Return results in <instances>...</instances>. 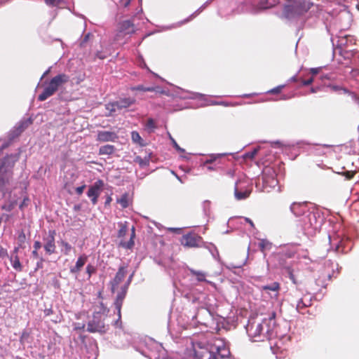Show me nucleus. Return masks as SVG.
<instances>
[{"label": "nucleus", "instance_id": "nucleus-1", "mask_svg": "<svg viewBox=\"0 0 359 359\" xmlns=\"http://www.w3.org/2000/svg\"><path fill=\"white\" fill-rule=\"evenodd\" d=\"M312 6L313 3L310 0H293L285 5L283 15L289 20L304 22V16Z\"/></svg>", "mask_w": 359, "mask_h": 359}, {"label": "nucleus", "instance_id": "nucleus-2", "mask_svg": "<svg viewBox=\"0 0 359 359\" xmlns=\"http://www.w3.org/2000/svg\"><path fill=\"white\" fill-rule=\"evenodd\" d=\"M247 332L254 341L269 340L273 334V328L266 319L261 323H250L247 326Z\"/></svg>", "mask_w": 359, "mask_h": 359}, {"label": "nucleus", "instance_id": "nucleus-3", "mask_svg": "<svg viewBox=\"0 0 359 359\" xmlns=\"http://www.w3.org/2000/svg\"><path fill=\"white\" fill-rule=\"evenodd\" d=\"M69 81V76L65 74H59L53 77L43 90L38 96L39 101H45L53 95L58 89Z\"/></svg>", "mask_w": 359, "mask_h": 359}, {"label": "nucleus", "instance_id": "nucleus-4", "mask_svg": "<svg viewBox=\"0 0 359 359\" xmlns=\"http://www.w3.org/2000/svg\"><path fill=\"white\" fill-rule=\"evenodd\" d=\"M19 156L20 154H16L7 155L4 158L0 165V191H3L5 187L9 184L12 179L13 172L6 168V165H11L13 167L14 163L18 161Z\"/></svg>", "mask_w": 359, "mask_h": 359}, {"label": "nucleus", "instance_id": "nucleus-5", "mask_svg": "<svg viewBox=\"0 0 359 359\" xmlns=\"http://www.w3.org/2000/svg\"><path fill=\"white\" fill-rule=\"evenodd\" d=\"M127 222L124 223H118V226L120 227L119 230L118 231V238H121L118 246L121 247L125 249H132L135 245V241L134 239L135 238V229L134 226L131 229V233L130 240L128 241H125L123 238L126 235L128 231V225Z\"/></svg>", "mask_w": 359, "mask_h": 359}, {"label": "nucleus", "instance_id": "nucleus-6", "mask_svg": "<svg viewBox=\"0 0 359 359\" xmlns=\"http://www.w3.org/2000/svg\"><path fill=\"white\" fill-rule=\"evenodd\" d=\"M202 243V237L193 232L183 235L181 238V244L187 248H199Z\"/></svg>", "mask_w": 359, "mask_h": 359}, {"label": "nucleus", "instance_id": "nucleus-7", "mask_svg": "<svg viewBox=\"0 0 359 359\" xmlns=\"http://www.w3.org/2000/svg\"><path fill=\"white\" fill-rule=\"evenodd\" d=\"M87 331L91 333H104L106 332L104 323L101 319V316L99 313H95L93 316V319L88 322Z\"/></svg>", "mask_w": 359, "mask_h": 359}, {"label": "nucleus", "instance_id": "nucleus-8", "mask_svg": "<svg viewBox=\"0 0 359 359\" xmlns=\"http://www.w3.org/2000/svg\"><path fill=\"white\" fill-rule=\"evenodd\" d=\"M104 183L102 180H97L87 191V196L90 198L93 205L97 204V199L103 189Z\"/></svg>", "mask_w": 359, "mask_h": 359}, {"label": "nucleus", "instance_id": "nucleus-9", "mask_svg": "<svg viewBox=\"0 0 359 359\" xmlns=\"http://www.w3.org/2000/svg\"><path fill=\"white\" fill-rule=\"evenodd\" d=\"M194 355L197 359H217L213 351L201 346V344H194Z\"/></svg>", "mask_w": 359, "mask_h": 359}, {"label": "nucleus", "instance_id": "nucleus-10", "mask_svg": "<svg viewBox=\"0 0 359 359\" xmlns=\"http://www.w3.org/2000/svg\"><path fill=\"white\" fill-rule=\"evenodd\" d=\"M127 273L126 266H120L114 278L110 281L111 291L114 294L118 288L119 284L123 281Z\"/></svg>", "mask_w": 359, "mask_h": 359}, {"label": "nucleus", "instance_id": "nucleus-11", "mask_svg": "<svg viewBox=\"0 0 359 359\" xmlns=\"http://www.w3.org/2000/svg\"><path fill=\"white\" fill-rule=\"evenodd\" d=\"M132 277H133V275H131L128 279V283L127 285H124L123 287H121V291L120 292L118 293L117 296H116V300H115V302H114V305H115V307L118 311V318H121V307H122V305H123V300L126 297V292H127V290H128V285H129L131 279H132Z\"/></svg>", "mask_w": 359, "mask_h": 359}, {"label": "nucleus", "instance_id": "nucleus-12", "mask_svg": "<svg viewBox=\"0 0 359 359\" xmlns=\"http://www.w3.org/2000/svg\"><path fill=\"white\" fill-rule=\"evenodd\" d=\"M56 235V232L55 230H50L48 231V236L45 238L46 243L44 245V249L48 255H52L55 252V236Z\"/></svg>", "mask_w": 359, "mask_h": 359}, {"label": "nucleus", "instance_id": "nucleus-13", "mask_svg": "<svg viewBox=\"0 0 359 359\" xmlns=\"http://www.w3.org/2000/svg\"><path fill=\"white\" fill-rule=\"evenodd\" d=\"M118 137L117 134L114 132L99 131L97 136V140L102 142H115Z\"/></svg>", "mask_w": 359, "mask_h": 359}, {"label": "nucleus", "instance_id": "nucleus-14", "mask_svg": "<svg viewBox=\"0 0 359 359\" xmlns=\"http://www.w3.org/2000/svg\"><path fill=\"white\" fill-rule=\"evenodd\" d=\"M278 3V0H258L257 2L253 3V7L256 11L265 10L273 7Z\"/></svg>", "mask_w": 359, "mask_h": 359}, {"label": "nucleus", "instance_id": "nucleus-15", "mask_svg": "<svg viewBox=\"0 0 359 359\" xmlns=\"http://www.w3.org/2000/svg\"><path fill=\"white\" fill-rule=\"evenodd\" d=\"M291 212L297 217L303 215L307 210V206L306 203H296L294 202L290 205Z\"/></svg>", "mask_w": 359, "mask_h": 359}, {"label": "nucleus", "instance_id": "nucleus-16", "mask_svg": "<svg viewBox=\"0 0 359 359\" xmlns=\"http://www.w3.org/2000/svg\"><path fill=\"white\" fill-rule=\"evenodd\" d=\"M88 261V256L85 254L80 255L74 266L70 269L72 273H78Z\"/></svg>", "mask_w": 359, "mask_h": 359}, {"label": "nucleus", "instance_id": "nucleus-17", "mask_svg": "<svg viewBox=\"0 0 359 359\" xmlns=\"http://www.w3.org/2000/svg\"><path fill=\"white\" fill-rule=\"evenodd\" d=\"M116 108L118 110L129 107L130 105L135 103V100L133 98H122L115 102Z\"/></svg>", "mask_w": 359, "mask_h": 359}, {"label": "nucleus", "instance_id": "nucleus-18", "mask_svg": "<svg viewBox=\"0 0 359 359\" xmlns=\"http://www.w3.org/2000/svg\"><path fill=\"white\" fill-rule=\"evenodd\" d=\"M251 190L250 189H245L244 191L239 190L237 184L234 189V194L235 197L237 200H243L248 198L250 195Z\"/></svg>", "mask_w": 359, "mask_h": 359}, {"label": "nucleus", "instance_id": "nucleus-19", "mask_svg": "<svg viewBox=\"0 0 359 359\" xmlns=\"http://www.w3.org/2000/svg\"><path fill=\"white\" fill-rule=\"evenodd\" d=\"M116 202L121 205L122 208L125 209L130 205L132 200L128 193H124L120 198L116 200Z\"/></svg>", "mask_w": 359, "mask_h": 359}, {"label": "nucleus", "instance_id": "nucleus-20", "mask_svg": "<svg viewBox=\"0 0 359 359\" xmlns=\"http://www.w3.org/2000/svg\"><path fill=\"white\" fill-rule=\"evenodd\" d=\"M116 150V148L114 145L106 144L100 147L99 149V154L100 155H111Z\"/></svg>", "mask_w": 359, "mask_h": 359}, {"label": "nucleus", "instance_id": "nucleus-21", "mask_svg": "<svg viewBox=\"0 0 359 359\" xmlns=\"http://www.w3.org/2000/svg\"><path fill=\"white\" fill-rule=\"evenodd\" d=\"M259 248L265 254V252L267 250H270L272 248V243L267 239H259Z\"/></svg>", "mask_w": 359, "mask_h": 359}, {"label": "nucleus", "instance_id": "nucleus-22", "mask_svg": "<svg viewBox=\"0 0 359 359\" xmlns=\"http://www.w3.org/2000/svg\"><path fill=\"white\" fill-rule=\"evenodd\" d=\"M120 29L121 32L126 34H130L134 32L133 24L130 20H125L121 23Z\"/></svg>", "mask_w": 359, "mask_h": 359}, {"label": "nucleus", "instance_id": "nucleus-23", "mask_svg": "<svg viewBox=\"0 0 359 359\" xmlns=\"http://www.w3.org/2000/svg\"><path fill=\"white\" fill-rule=\"evenodd\" d=\"M131 139L134 143L137 144L141 147L145 146V143L144 142V140H142L138 132L133 131L131 133Z\"/></svg>", "mask_w": 359, "mask_h": 359}, {"label": "nucleus", "instance_id": "nucleus-24", "mask_svg": "<svg viewBox=\"0 0 359 359\" xmlns=\"http://www.w3.org/2000/svg\"><path fill=\"white\" fill-rule=\"evenodd\" d=\"M280 284L278 282H274L271 285H264L262 287V290L273 291L278 292L280 290Z\"/></svg>", "mask_w": 359, "mask_h": 359}, {"label": "nucleus", "instance_id": "nucleus-25", "mask_svg": "<svg viewBox=\"0 0 359 359\" xmlns=\"http://www.w3.org/2000/svg\"><path fill=\"white\" fill-rule=\"evenodd\" d=\"M11 261L12 262L13 267L18 271H22V266L20 262L18 256L16 255L14 257H12L11 258Z\"/></svg>", "mask_w": 359, "mask_h": 359}, {"label": "nucleus", "instance_id": "nucleus-26", "mask_svg": "<svg viewBox=\"0 0 359 359\" xmlns=\"http://www.w3.org/2000/svg\"><path fill=\"white\" fill-rule=\"evenodd\" d=\"M190 271V273H191V275L194 276L196 277V279L200 281V282H203V281H205V273L203 271H196V270H194V269H189Z\"/></svg>", "mask_w": 359, "mask_h": 359}, {"label": "nucleus", "instance_id": "nucleus-27", "mask_svg": "<svg viewBox=\"0 0 359 359\" xmlns=\"http://www.w3.org/2000/svg\"><path fill=\"white\" fill-rule=\"evenodd\" d=\"M283 269H285V272L287 273L288 277L292 280V282L294 284L297 285L298 283V282H297V279L295 278V276L293 273L292 268L290 266H283Z\"/></svg>", "mask_w": 359, "mask_h": 359}, {"label": "nucleus", "instance_id": "nucleus-28", "mask_svg": "<svg viewBox=\"0 0 359 359\" xmlns=\"http://www.w3.org/2000/svg\"><path fill=\"white\" fill-rule=\"evenodd\" d=\"M157 89H158V87H144L142 85H139L133 88V90H140V91H144V92L157 91Z\"/></svg>", "mask_w": 359, "mask_h": 359}, {"label": "nucleus", "instance_id": "nucleus-29", "mask_svg": "<svg viewBox=\"0 0 359 359\" xmlns=\"http://www.w3.org/2000/svg\"><path fill=\"white\" fill-rule=\"evenodd\" d=\"M60 245L62 247V251L63 253L68 255L72 249V245L65 241H61Z\"/></svg>", "mask_w": 359, "mask_h": 359}, {"label": "nucleus", "instance_id": "nucleus-30", "mask_svg": "<svg viewBox=\"0 0 359 359\" xmlns=\"http://www.w3.org/2000/svg\"><path fill=\"white\" fill-rule=\"evenodd\" d=\"M17 240L19 247H20L21 248H24V245L26 241V236L23 231L19 232Z\"/></svg>", "mask_w": 359, "mask_h": 359}, {"label": "nucleus", "instance_id": "nucleus-31", "mask_svg": "<svg viewBox=\"0 0 359 359\" xmlns=\"http://www.w3.org/2000/svg\"><path fill=\"white\" fill-rule=\"evenodd\" d=\"M297 253V250L294 249L286 248L285 249L281 255L285 258H292Z\"/></svg>", "mask_w": 359, "mask_h": 359}, {"label": "nucleus", "instance_id": "nucleus-32", "mask_svg": "<svg viewBox=\"0 0 359 359\" xmlns=\"http://www.w3.org/2000/svg\"><path fill=\"white\" fill-rule=\"evenodd\" d=\"M309 306H310V302H309V304H306L305 302H304V301L302 299H300L297 304V310L298 311V312L301 313H304L303 312V309H306V307H308Z\"/></svg>", "mask_w": 359, "mask_h": 359}, {"label": "nucleus", "instance_id": "nucleus-33", "mask_svg": "<svg viewBox=\"0 0 359 359\" xmlns=\"http://www.w3.org/2000/svg\"><path fill=\"white\" fill-rule=\"evenodd\" d=\"M106 109L109 111V116L112 115L114 113H115L118 109L116 108V104L115 102H109L106 104Z\"/></svg>", "mask_w": 359, "mask_h": 359}, {"label": "nucleus", "instance_id": "nucleus-34", "mask_svg": "<svg viewBox=\"0 0 359 359\" xmlns=\"http://www.w3.org/2000/svg\"><path fill=\"white\" fill-rule=\"evenodd\" d=\"M273 174H274V171L271 169V168H266L264 171V174H263V180L264 182H266L268 181L267 180V175H271V180L272 182H275V179L273 177Z\"/></svg>", "mask_w": 359, "mask_h": 359}, {"label": "nucleus", "instance_id": "nucleus-35", "mask_svg": "<svg viewBox=\"0 0 359 359\" xmlns=\"http://www.w3.org/2000/svg\"><path fill=\"white\" fill-rule=\"evenodd\" d=\"M307 217L310 222V225L314 228H316L317 217L316 214L313 212H309V214L307 215Z\"/></svg>", "mask_w": 359, "mask_h": 359}, {"label": "nucleus", "instance_id": "nucleus-36", "mask_svg": "<svg viewBox=\"0 0 359 359\" xmlns=\"http://www.w3.org/2000/svg\"><path fill=\"white\" fill-rule=\"evenodd\" d=\"M285 86L284 85H280V86H278L269 90H268L267 93L269 94H278L280 93L282 90L284 88Z\"/></svg>", "mask_w": 359, "mask_h": 359}, {"label": "nucleus", "instance_id": "nucleus-37", "mask_svg": "<svg viewBox=\"0 0 359 359\" xmlns=\"http://www.w3.org/2000/svg\"><path fill=\"white\" fill-rule=\"evenodd\" d=\"M330 88H331L332 90L335 91V92L339 91L344 94L350 93L349 90H348L347 89H346L344 88L339 86H330Z\"/></svg>", "mask_w": 359, "mask_h": 359}, {"label": "nucleus", "instance_id": "nucleus-38", "mask_svg": "<svg viewBox=\"0 0 359 359\" xmlns=\"http://www.w3.org/2000/svg\"><path fill=\"white\" fill-rule=\"evenodd\" d=\"M146 126L149 129H151L152 130L156 128L155 121L153 118H149L147 121Z\"/></svg>", "mask_w": 359, "mask_h": 359}, {"label": "nucleus", "instance_id": "nucleus-39", "mask_svg": "<svg viewBox=\"0 0 359 359\" xmlns=\"http://www.w3.org/2000/svg\"><path fill=\"white\" fill-rule=\"evenodd\" d=\"M17 204V202L16 201H13V202H11L8 204H6V205H4L2 208L4 210H6V211H11L14 207Z\"/></svg>", "mask_w": 359, "mask_h": 359}, {"label": "nucleus", "instance_id": "nucleus-40", "mask_svg": "<svg viewBox=\"0 0 359 359\" xmlns=\"http://www.w3.org/2000/svg\"><path fill=\"white\" fill-rule=\"evenodd\" d=\"M212 0H208L205 4V5L201 7L199 10H198L197 11H196L194 13L191 14L190 15V17L186 20V22H189V20H192L194 18H195L197 15V13L198 12H200V10L201 11L203 8H204L208 4H210Z\"/></svg>", "mask_w": 359, "mask_h": 359}, {"label": "nucleus", "instance_id": "nucleus-41", "mask_svg": "<svg viewBox=\"0 0 359 359\" xmlns=\"http://www.w3.org/2000/svg\"><path fill=\"white\" fill-rule=\"evenodd\" d=\"M257 151L258 150L255 149L252 151L248 152L245 154V158L253 159L255 156L257 155Z\"/></svg>", "mask_w": 359, "mask_h": 359}, {"label": "nucleus", "instance_id": "nucleus-42", "mask_svg": "<svg viewBox=\"0 0 359 359\" xmlns=\"http://www.w3.org/2000/svg\"><path fill=\"white\" fill-rule=\"evenodd\" d=\"M95 268L91 264H88L86 266V273L88 274L89 278L91 276L93 273H95Z\"/></svg>", "mask_w": 359, "mask_h": 359}, {"label": "nucleus", "instance_id": "nucleus-43", "mask_svg": "<svg viewBox=\"0 0 359 359\" xmlns=\"http://www.w3.org/2000/svg\"><path fill=\"white\" fill-rule=\"evenodd\" d=\"M45 2L48 6H57L60 3V0H45Z\"/></svg>", "mask_w": 359, "mask_h": 359}, {"label": "nucleus", "instance_id": "nucleus-44", "mask_svg": "<svg viewBox=\"0 0 359 359\" xmlns=\"http://www.w3.org/2000/svg\"><path fill=\"white\" fill-rule=\"evenodd\" d=\"M355 175V172L353 171H346L343 172V175L345 176V177L347 180H351Z\"/></svg>", "mask_w": 359, "mask_h": 359}, {"label": "nucleus", "instance_id": "nucleus-45", "mask_svg": "<svg viewBox=\"0 0 359 359\" xmlns=\"http://www.w3.org/2000/svg\"><path fill=\"white\" fill-rule=\"evenodd\" d=\"M8 257L7 250L3 247H0V259H4Z\"/></svg>", "mask_w": 359, "mask_h": 359}, {"label": "nucleus", "instance_id": "nucleus-46", "mask_svg": "<svg viewBox=\"0 0 359 359\" xmlns=\"http://www.w3.org/2000/svg\"><path fill=\"white\" fill-rule=\"evenodd\" d=\"M313 82V77H311L306 80L301 79V83H302V86H309V85L311 84Z\"/></svg>", "mask_w": 359, "mask_h": 359}, {"label": "nucleus", "instance_id": "nucleus-47", "mask_svg": "<svg viewBox=\"0 0 359 359\" xmlns=\"http://www.w3.org/2000/svg\"><path fill=\"white\" fill-rule=\"evenodd\" d=\"M171 141L172 142V144H173V147L177 150V151H180L181 152H184V149H182L178 144L176 142V141L171 137Z\"/></svg>", "mask_w": 359, "mask_h": 359}, {"label": "nucleus", "instance_id": "nucleus-48", "mask_svg": "<svg viewBox=\"0 0 359 359\" xmlns=\"http://www.w3.org/2000/svg\"><path fill=\"white\" fill-rule=\"evenodd\" d=\"M135 161L139 163L141 165H147V161H144L141 157L137 156L135 159Z\"/></svg>", "mask_w": 359, "mask_h": 359}, {"label": "nucleus", "instance_id": "nucleus-49", "mask_svg": "<svg viewBox=\"0 0 359 359\" xmlns=\"http://www.w3.org/2000/svg\"><path fill=\"white\" fill-rule=\"evenodd\" d=\"M86 188V185L83 184L81 187H78L76 188V192L78 195H81L83 192V190L85 189Z\"/></svg>", "mask_w": 359, "mask_h": 359}, {"label": "nucleus", "instance_id": "nucleus-50", "mask_svg": "<svg viewBox=\"0 0 359 359\" xmlns=\"http://www.w3.org/2000/svg\"><path fill=\"white\" fill-rule=\"evenodd\" d=\"M28 201H29V198H25L19 206L20 209L22 210L25 206H27L28 205Z\"/></svg>", "mask_w": 359, "mask_h": 359}, {"label": "nucleus", "instance_id": "nucleus-51", "mask_svg": "<svg viewBox=\"0 0 359 359\" xmlns=\"http://www.w3.org/2000/svg\"><path fill=\"white\" fill-rule=\"evenodd\" d=\"M41 248V243L40 241H36L34 243V250H38L39 249H40Z\"/></svg>", "mask_w": 359, "mask_h": 359}, {"label": "nucleus", "instance_id": "nucleus-52", "mask_svg": "<svg viewBox=\"0 0 359 359\" xmlns=\"http://www.w3.org/2000/svg\"><path fill=\"white\" fill-rule=\"evenodd\" d=\"M85 328V324H78L74 327V330H81Z\"/></svg>", "mask_w": 359, "mask_h": 359}, {"label": "nucleus", "instance_id": "nucleus-53", "mask_svg": "<svg viewBox=\"0 0 359 359\" xmlns=\"http://www.w3.org/2000/svg\"><path fill=\"white\" fill-rule=\"evenodd\" d=\"M89 36H90V34H86V35L84 36V38H83V41H81V46H83V45H84V43H85L86 42H87V41H88V39H89Z\"/></svg>", "mask_w": 359, "mask_h": 359}, {"label": "nucleus", "instance_id": "nucleus-54", "mask_svg": "<svg viewBox=\"0 0 359 359\" xmlns=\"http://www.w3.org/2000/svg\"><path fill=\"white\" fill-rule=\"evenodd\" d=\"M319 72V69L318 68H312L311 69V72L312 73V74H317Z\"/></svg>", "mask_w": 359, "mask_h": 359}, {"label": "nucleus", "instance_id": "nucleus-55", "mask_svg": "<svg viewBox=\"0 0 359 359\" xmlns=\"http://www.w3.org/2000/svg\"><path fill=\"white\" fill-rule=\"evenodd\" d=\"M290 81L292 82H297L299 81H301V79H299L297 76H294L290 79Z\"/></svg>", "mask_w": 359, "mask_h": 359}, {"label": "nucleus", "instance_id": "nucleus-56", "mask_svg": "<svg viewBox=\"0 0 359 359\" xmlns=\"http://www.w3.org/2000/svg\"><path fill=\"white\" fill-rule=\"evenodd\" d=\"M276 313H273L269 319H266L267 322L270 324L271 321L275 318Z\"/></svg>", "mask_w": 359, "mask_h": 359}, {"label": "nucleus", "instance_id": "nucleus-57", "mask_svg": "<svg viewBox=\"0 0 359 359\" xmlns=\"http://www.w3.org/2000/svg\"><path fill=\"white\" fill-rule=\"evenodd\" d=\"M111 201H112L111 197V196H108V197L107 198V199H106L105 205H109V204L111 203Z\"/></svg>", "mask_w": 359, "mask_h": 359}, {"label": "nucleus", "instance_id": "nucleus-58", "mask_svg": "<svg viewBox=\"0 0 359 359\" xmlns=\"http://www.w3.org/2000/svg\"><path fill=\"white\" fill-rule=\"evenodd\" d=\"M32 255L34 258H39V255H38L37 250H34L32 252Z\"/></svg>", "mask_w": 359, "mask_h": 359}, {"label": "nucleus", "instance_id": "nucleus-59", "mask_svg": "<svg viewBox=\"0 0 359 359\" xmlns=\"http://www.w3.org/2000/svg\"><path fill=\"white\" fill-rule=\"evenodd\" d=\"M245 221L247 222H248V224H250L251 225V226L254 227V223L252 222V221L250 219L245 218Z\"/></svg>", "mask_w": 359, "mask_h": 359}, {"label": "nucleus", "instance_id": "nucleus-60", "mask_svg": "<svg viewBox=\"0 0 359 359\" xmlns=\"http://www.w3.org/2000/svg\"><path fill=\"white\" fill-rule=\"evenodd\" d=\"M318 88H311V90H310V92L311 93H316L318 91Z\"/></svg>", "mask_w": 359, "mask_h": 359}, {"label": "nucleus", "instance_id": "nucleus-61", "mask_svg": "<svg viewBox=\"0 0 359 359\" xmlns=\"http://www.w3.org/2000/svg\"><path fill=\"white\" fill-rule=\"evenodd\" d=\"M294 97V95H291V96H288V97H286L285 95H284L281 99L282 100H287V99H290L291 97Z\"/></svg>", "mask_w": 359, "mask_h": 359}, {"label": "nucleus", "instance_id": "nucleus-62", "mask_svg": "<svg viewBox=\"0 0 359 359\" xmlns=\"http://www.w3.org/2000/svg\"><path fill=\"white\" fill-rule=\"evenodd\" d=\"M20 248V247H19V246H18V247H15V248H14V250H13V253H14V254H17V252H18V250H19V248Z\"/></svg>", "mask_w": 359, "mask_h": 359}, {"label": "nucleus", "instance_id": "nucleus-63", "mask_svg": "<svg viewBox=\"0 0 359 359\" xmlns=\"http://www.w3.org/2000/svg\"><path fill=\"white\" fill-rule=\"evenodd\" d=\"M49 72H50V69H48L46 72H45L44 74H43L41 79L43 78L44 76H46L48 74Z\"/></svg>", "mask_w": 359, "mask_h": 359}, {"label": "nucleus", "instance_id": "nucleus-64", "mask_svg": "<svg viewBox=\"0 0 359 359\" xmlns=\"http://www.w3.org/2000/svg\"><path fill=\"white\" fill-rule=\"evenodd\" d=\"M213 162L212 159H210V160H207L206 162H205V164H210V163H212Z\"/></svg>", "mask_w": 359, "mask_h": 359}]
</instances>
